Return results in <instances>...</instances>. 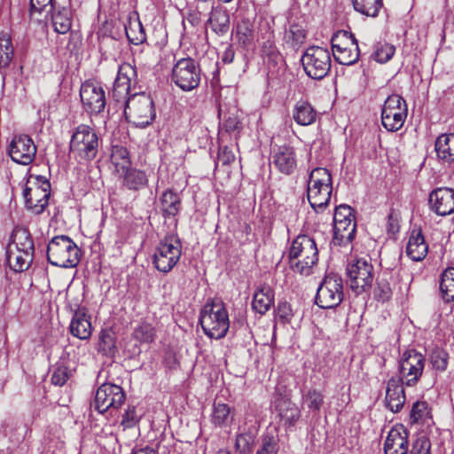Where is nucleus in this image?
<instances>
[{
	"instance_id": "f257e3e1",
	"label": "nucleus",
	"mask_w": 454,
	"mask_h": 454,
	"mask_svg": "<svg viewBox=\"0 0 454 454\" xmlns=\"http://www.w3.org/2000/svg\"><path fill=\"white\" fill-rule=\"evenodd\" d=\"M318 261L316 241L309 235H299L293 241L289 250L291 269L301 275L309 276Z\"/></svg>"
},
{
	"instance_id": "f03ea898",
	"label": "nucleus",
	"mask_w": 454,
	"mask_h": 454,
	"mask_svg": "<svg viewBox=\"0 0 454 454\" xmlns=\"http://www.w3.org/2000/svg\"><path fill=\"white\" fill-rule=\"evenodd\" d=\"M200 323L209 338H223L230 327L229 315L223 302L219 299L207 301L200 312Z\"/></svg>"
},
{
	"instance_id": "7ed1b4c3",
	"label": "nucleus",
	"mask_w": 454,
	"mask_h": 454,
	"mask_svg": "<svg viewBox=\"0 0 454 454\" xmlns=\"http://www.w3.org/2000/svg\"><path fill=\"white\" fill-rule=\"evenodd\" d=\"M98 137L89 125L80 124L71 136L69 152L80 164L94 160L98 153Z\"/></svg>"
},
{
	"instance_id": "20e7f679",
	"label": "nucleus",
	"mask_w": 454,
	"mask_h": 454,
	"mask_svg": "<svg viewBox=\"0 0 454 454\" xmlns=\"http://www.w3.org/2000/svg\"><path fill=\"white\" fill-rule=\"evenodd\" d=\"M81 258V251L76 244L67 236H56L47 247L48 262L61 268L75 267Z\"/></svg>"
},
{
	"instance_id": "39448f33",
	"label": "nucleus",
	"mask_w": 454,
	"mask_h": 454,
	"mask_svg": "<svg viewBox=\"0 0 454 454\" xmlns=\"http://www.w3.org/2000/svg\"><path fill=\"white\" fill-rule=\"evenodd\" d=\"M124 114L129 122L138 128L149 126L156 117L153 101L145 92L135 93L128 98Z\"/></svg>"
},
{
	"instance_id": "423d86ee",
	"label": "nucleus",
	"mask_w": 454,
	"mask_h": 454,
	"mask_svg": "<svg viewBox=\"0 0 454 454\" xmlns=\"http://www.w3.org/2000/svg\"><path fill=\"white\" fill-rule=\"evenodd\" d=\"M301 63L308 76L321 80L331 69V54L323 47L309 46L301 56Z\"/></svg>"
},
{
	"instance_id": "0eeeda50",
	"label": "nucleus",
	"mask_w": 454,
	"mask_h": 454,
	"mask_svg": "<svg viewBox=\"0 0 454 454\" xmlns=\"http://www.w3.org/2000/svg\"><path fill=\"white\" fill-rule=\"evenodd\" d=\"M333 55L341 65L355 64L360 55L357 40L348 31H338L331 39Z\"/></svg>"
},
{
	"instance_id": "6e6552de",
	"label": "nucleus",
	"mask_w": 454,
	"mask_h": 454,
	"mask_svg": "<svg viewBox=\"0 0 454 454\" xmlns=\"http://www.w3.org/2000/svg\"><path fill=\"white\" fill-rule=\"evenodd\" d=\"M181 254L182 245L180 240L175 236H167L156 247L153 254V264L159 271L168 273L178 262Z\"/></svg>"
},
{
	"instance_id": "1a4fd4ad",
	"label": "nucleus",
	"mask_w": 454,
	"mask_h": 454,
	"mask_svg": "<svg viewBox=\"0 0 454 454\" xmlns=\"http://www.w3.org/2000/svg\"><path fill=\"white\" fill-rule=\"evenodd\" d=\"M405 100L397 94H392L385 100L381 112V123L388 131L399 130L407 117Z\"/></svg>"
},
{
	"instance_id": "9d476101",
	"label": "nucleus",
	"mask_w": 454,
	"mask_h": 454,
	"mask_svg": "<svg viewBox=\"0 0 454 454\" xmlns=\"http://www.w3.org/2000/svg\"><path fill=\"white\" fill-rule=\"evenodd\" d=\"M348 282L356 294L369 290L374 279V269L371 260L359 258L347 266Z\"/></svg>"
},
{
	"instance_id": "9b49d317",
	"label": "nucleus",
	"mask_w": 454,
	"mask_h": 454,
	"mask_svg": "<svg viewBox=\"0 0 454 454\" xmlns=\"http://www.w3.org/2000/svg\"><path fill=\"white\" fill-rule=\"evenodd\" d=\"M342 300V278L334 273L326 275L317 288V305L322 309H333L337 307Z\"/></svg>"
},
{
	"instance_id": "f8f14e48",
	"label": "nucleus",
	"mask_w": 454,
	"mask_h": 454,
	"mask_svg": "<svg viewBox=\"0 0 454 454\" xmlns=\"http://www.w3.org/2000/svg\"><path fill=\"white\" fill-rule=\"evenodd\" d=\"M23 192L26 207L34 214L39 215L48 206L51 194V184L43 176H35V182L28 181Z\"/></svg>"
},
{
	"instance_id": "ddd939ff",
	"label": "nucleus",
	"mask_w": 454,
	"mask_h": 454,
	"mask_svg": "<svg viewBox=\"0 0 454 454\" xmlns=\"http://www.w3.org/2000/svg\"><path fill=\"white\" fill-rule=\"evenodd\" d=\"M172 81L183 90L190 91L200 82V70L192 58H183L172 68Z\"/></svg>"
},
{
	"instance_id": "4468645a",
	"label": "nucleus",
	"mask_w": 454,
	"mask_h": 454,
	"mask_svg": "<svg viewBox=\"0 0 454 454\" xmlns=\"http://www.w3.org/2000/svg\"><path fill=\"white\" fill-rule=\"evenodd\" d=\"M126 399L123 389L115 384L104 383L97 390L93 404L99 413L118 410Z\"/></svg>"
},
{
	"instance_id": "2eb2a0df",
	"label": "nucleus",
	"mask_w": 454,
	"mask_h": 454,
	"mask_svg": "<svg viewBox=\"0 0 454 454\" xmlns=\"http://www.w3.org/2000/svg\"><path fill=\"white\" fill-rule=\"evenodd\" d=\"M425 356L414 349L405 351L399 364L400 377L406 386H414L421 377L425 366Z\"/></svg>"
},
{
	"instance_id": "dca6fc26",
	"label": "nucleus",
	"mask_w": 454,
	"mask_h": 454,
	"mask_svg": "<svg viewBox=\"0 0 454 454\" xmlns=\"http://www.w3.org/2000/svg\"><path fill=\"white\" fill-rule=\"evenodd\" d=\"M80 97L86 112L97 114L104 111L106 100L105 90L100 85L85 82L81 86Z\"/></svg>"
},
{
	"instance_id": "f3484780",
	"label": "nucleus",
	"mask_w": 454,
	"mask_h": 454,
	"mask_svg": "<svg viewBox=\"0 0 454 454\" xmlns=\"http://www.w3.org/2000/svg\"><path fill=\"white\" fill-rule=\"evenodd\" d=\"M8 153L16 163L28 165L35 159L36 146L28 136H15L8 146Z\"/></svg>"
},
{
	"instance_id": "a211bd4d",
	"label": "nucleus",
	"mask_w": 454,
	"mask_h": 454,
	"mask_svg": "<svg viewBox=\"0 0 454 454\" xmlns=\"http://www.w3.org/2000/svg\"><path fill=\"white\" fill-rule=\"evenodd\" d=\"M136 76V69L130 64L123 63L119 67L112 91V96L115 101H124L126 103L129 98L128 96Z\"/></svg>"
},
{
	"instance_id": "6ab92c4d",
	"label": "nucleus",
	"mask_w": 454,
	"mask_h": 454,
	"mask_svg": "<svg viewBox=\"0 0 454 454\" xmlns=\"http://www.w3.org/2000/svg\"><path fill=\"white\" fill-rule=\"evenodd\" d=\"M273 405L286 429L294 428L301 418V411L287 395H277Z\"/></svg>"
},
{
	"instance_id": "aec40b11",
	"label": "nucleus",
	"mask_w": 454,
	"mask_h": 454,
	"mask_svg": "<svg viewBox=\"0 0 454 454\" xmlns=\"http://www.w3.org/2000/svg\"><path fill=\"white\" fill-rule=\"evenodd\" d=\"M428 202L431 210L438 215H449L454 213V190L448 187L436 188L430 192Z\"/></svg>"
},
{
	"instance_id": "412c9836",
	"label": "nucleus",
	"mask_w": 454,
	"mask_h": 454,
	"mask_svg": "<svg viewBox=\"0 0 454 454\" xmlns=\"http://www.w3.org/2000/svg\"><path fill=\"white\" fill-rule=\"evenodd\" d=\"M408 435V431L403 425L398 424L393 427L384 443L385 454H407Z\"/></svg>"
},
{
	"instance_id": "4be33fe9",
	"label": "nucleus",
	"mask_w": 454,
	"mask_h": 454,
	"mask_svg": "<svg viewBox=\"0 0 454 454\" xmlns=\"http://www.w3.org/2000/svg\"><path fill=\"white\" fill-rule=\"evenodd\" d=\"M272 162L276 168L284 175H291L297 167L295 150L293 146L283 145L274 148Z\"/></svg>"
},
{
	"instance_id": "5701e85b",
	"label": "nucleus",
	"mask_w": 454,
	"mask_h": 454,
	"mask_svg": "<svg viewBox=\"0 0 454 454\" xmlns=\"http://www.w3.org/2000/svg\"><path fill=\"white\" fill-rule=\"evenodd\" d=\"M398 282V275L395 271L384 270L377 278L374 297L378 301L385 302L391 299Z\"/></svg>"
},
{
	"instance_id": "b1692460",
	"label": "nucleus",
	"mask_w": 454,
	"mask_h": 454,
	"mask_svg": "<svg viewBox=\"0 0 454 454\" xmlns=\"http://www.w3.org/2000/svg\"><path fill=\"white\" fill-rule=\"evenodd\" d=\"M404 382L397 378H391L387 384L386 405L393 412H398L405 403Z\"/></svg>"
},
{
	"instance_id": "393cba45",
	"label": "nucleus",
	"mask_w": 454,
	"mask_h": 454,
	"mask_svg": "<svg viewBox=\"0 0 454 454\" xmlns=\"http://www.w3.org/2000/svg\"><path fill=\"white\" fill-rule=\"evenodd\" d=\"M6 257L10 268L16 272H21L30 267L34 254L8 245Z\"/></svg>"
},
{
	"instance_id": "a878e982",
	"label": "nucleus",
	"mask_w": 454,
	"mask_h": 454,
	"mask_svg": "<svg viewBox=\"0 0 454 454\" xmlns=\"http://www.w3.org/2000/svg\"><path fill=\"white\" fill-rule=\"evenodd\" d=\"M306 38L307 29L304 22L290 21L284 35V41L286 45L296 51L305 43Z\"/></svg>"
},
{
	"instance_id": "bb28decb",
	"label": "nucleus",
	"mask_w": 454,
	"mask_h": 454,
	"mask_svg": "<svg viewBox=\"0 0 454 454\" xmlns=\"http://www.w3.org/2000/svg\"><path fill=\"white\" fill-rule=\"evenodd\" d=\"M207 22L217 35H225L230 28V15L226 8L221 5L211 6Z\"/></svg>"
},
{
	"instance_id": "cd10ccee",
	"label": "nucleus",
	"mask_w": 454,
	"mask_h": 454,
	"mask_svg": "<svg viewBox=\"0 0 454 454\" xmlns=\"http://www.w3.org/2000/svg\"><path fill=\"white\" fill-rule=\"evenodd\" d=\"M356 223V220H347L336 223L333 225V244L334 246H345L355 238Z\"/></svg>"
},
{
	"instance_id": "c85d7f7f",
	"label": "nucleus",
	"mask_w": 454,
	"mask_h": 454,
	"mask_svg": "<svg viewBox=\"0 0 454 454\" xmlns=\"http://www.w3.org/2000/svg\"><path fill=\"white\" fill-rule=\"evenodd\" d=\"M317 113L310 103L306 100H299L294 106L292 117L301 126H309L317 120Z\"/></svg>"
},
{
	"instance_id": "c756f323",
	"label": "nucleus",
	"mask_w": 454,
	"mask_h": 454,
	"mask_svg": "<svg viewBox=\"0 0 454 454\" xmlns=\"http://www.w3.org/2000/svg\"><path fill=\"white\" fill-rule=\"evenodd\" d=\"M160 205L164 218L175 217L181 209V198L172 189H168L160 196Z\"/></svg>"
},
{
	"instance_id": "7c9ffc66",
	"label": "nucleus",
	"mask_w": 454,
	"mask_h": 454,
	"mask_svg": "<svg viewBox=\"0 0 454 454\" xmlns=\"http://www.w3.org/2000/svg\"><path fill=\"white\" fill-rule=\"evenodd\" d=\"M428 247L420 231H412L406 247V253L413 261L423 260L427 254Z\"/></svg>"
},
{
	"instance_id": "2f4dec72",
	"label": "nucleus",
	"mask_w": 454,
	"mask_h": 454,
	"mask_svg": "<svg viewBox=\"0 0 454 454\" xmlns=\"http://www.w3.org/2000/svg\"><path fill=\"white\" fill-rule=\"evenodd\" d=\"M274 302V292L268 285L261 286L254 293L252 306L253 309L263 315L272 306Z\"/></svg>"
},
{
	"instance_id": "473e14b6",
	"label": "nucleus",
	"mask_w": 454,
	"mask_h": 454,
	"mask_svg": "<svg viewBox=\"0 0 454 454\" xmlns=\"http://www.w3.org/2000/svg\"><path fill=\"white\" fill-rule=\"evenodd\" d=\"M70 332L80 340H88L90 337L92 332L91 323L84 312L78 310L74 314L70 325Z\"/></svg>"
},
{
	"instance_id": "72a5a7b5",
	"label": "nucleus",
	"mask_w": 454,
	"mask_h": 454,
	"mask_svg": "<svg viewBox=\"0 0 454 454\" xmlns=\"http://www.w3.org/2000/svg\"><path fill=\"white\" fill-rule=\"evenodd\" d=\"M434 146L439 159L449 163L454 161V133L439 136Z\"/></svg>"
},
{
	"instance_id": "f704fd0d",
	"label": "nucleus",
	"mask_w": 454,
	"mask_h": 454,
	"mask_svg": "<svg viewBox=\"0 0 454 454\" xmlns=\"http://www.w3.org/2000/svg\"><path fill=\"white\" fill-rule=\"evenodd\" d=\"M323 188L333 189L332 175L325 168H315L309 176L307 189Z\"/></svg>"
},
{
	"instance_id": "c9c22d12",
	"label": "nucleus",
	"mask_w": 454,
	"mask_h": 454,
	"mask_svg": "<svg viewBox=\"0 0 454 454\" xmlns=\"http://www.w3.org/2000/svg\"><path fill=\"white\" fill-rule=\"evenodd\" d=\"M332 191L333 189L326 188L307 189L308 200L315 211H322L328 206Z\"/></svg>"
},
{
	"instance_id": "e433bc0d",
	"label": "nucleus",
	"mask_w": 454,
	"mask_h": 454,
	"mask_svg": "<svg viewBox=\"0 0 454 454\" xmlns=\"http://www.w3.org/2000/svg\"><path fill=\"white\" fill-rule=\"evenodd\" d=\"M123 172V185L129 190L138 191L147 185L148 178L144 171L128 168Z\"/></svg>"
},
{
	"instance_id": "4c0bfd02",
	"label": "nucleus",
	"mask_w": 454,
	"mask_h": 454,
	"mask_svg": "<svg viewBox=\"0 0 454 454\" xmlns=\"http://www.w3.org/2000/svg\"><path fill=\"white\" fill-rule=\"evenodd\" d=\"M51 12L54 30L59 34L67 33L72 26L71 11L66 7L56 10L55 7Z\"/></svg>"
},
{
	"instance_id": "58836bf2",
	"label": "nucleus",
	"mask_w": 454,
	"mask_h": 454,
	"mask_svg": "<svg viewBox=\"0 0 454 454\" xmlns=\"http://www.w3.org/2000/svg\"><path fill=\"white\" fill-rule=\"evenodd\" d=\"M125 33L129 41L133 44L138 45L146 40L144 27L138 17L129 18L125 25Z\"/></svg>"
},
{
	"instance_id": "ea45409f",
	"label": "nucleus",
	"mask_w": 454,
	"mask_h": 454,
	"mask_svg": "<svg viewBox=\"0 0 454 454\" xmlns=\"http://www.w3.org/2000/svg\"><path fill=\"white\" fill-rule=\"evenodd\" d=\"M233 414L229 405L221 403H215L213 407L211 422L217 427H225L231 423Z\"/></svg>"
},
{
	"instance_id": "a19ab883",
	"label": "nucleus",
	"mask_w": 454,
	"mask_h": 454,
	"mask_svg": "<svg viewBox=\"0 0 454 454\" xmlns=\"http://www.w3.org/2000/svg\"><path fill=\"white\" fill-rule=\"evenodd\" d=\"M12 241L9 244L10 246L34 254V242L27 229L20 228L15 230L12 235Z\"/></svg>"
},
{
	"instance_id": "79ce46f5",
	"label": "nucleus",
	"mask_w": 454,
	"mask_h": 454,
	"mask_svg": "<svg viewBox=\"0 0 454 454\" xmlns=\"http://www.w3.org/2000/svg\"><path fill=\"white\" fill-rule=\"evenodd\" d=\"M236 37L240 44L248 47L254 43V24L248 20H242L237 26Z\"/></svg>"
},
{
	"instance_id": "37998d69",
	"label": "nucleus",
	"mask_w": 454,
	"mask_h": 454,
	"mask_svg": "<svg viewBox=\"0 0 454 454\" xmlns=\"http://www.w3.org/2000/svg\"><path fill=\"white\" fill-rule=\"evenodd\" d=\"M98 352L105 356H113L116 352V337L110 329L102 330L99 336Z\"/></svg>"
},
{
	"instance_id": "c03bdc74",
	"label": "nucleus",
	"mask_w": 454,
	"mask_h": 454,
	"mask_svg": "<svg viewBox=\"0 0 454 454\" xmlns=\"http://www.w3.org/2000/svg\"><path fill=\"white\" fill-rule=\"evenodd\" d=\"M354 9L369 17H376L383 4L382 0H352Z\"/></svg>"
},
{
	"instance_id": "a18cd8bd",
	"label": "nucleus",
	"mask_w": 454,
	"mask_h": 454,
	"mask_svg": "<svg viewBox=\"0 0 454 454\" xmlns=\"http://www.w3.org/2000/svg\"><path fill=\"white\" fill-rule=\"evenodd\" d=\"M440 289L446 301H454V268H447L442 274Z\"/></svg>"
},
{
	"instance_id": "49530a36",
	"label": "nucleus",
	"mask_w": 454,
	"mask_h": 454,
	"mask_svg": "<svg viewBox=\"0 0 454 454\" xmlns=\"http://www.w3.org/2000/svg\"><path fill=\"white\" fill-rule=\"evenodd\" d=\"M302 401L310 412L318 413L324 404V395L316 388H310L302 395Z\"/></svg>"
},
{
	"instance_id": "de8ad7c7",
	"label": "nucleus",
	"mask_w": 454,
	"mask_h": 454,
	"mask_svg": "<svg viewBox=\"0 0 454 454\" xmlns=\"http://www.w3.org/2000/svg\"><path fill=\"white\" fill-rule=\"evenodd\" d=\"M13 47L11 38L5 35H0V68L7 67L13 59Z\"/></svg>"
},
{
	"instance_id": "09e8293b",
	"label": "nucleus",
	"mask_w": 454,
	"mask_h": 454,
	"mask_svg": "<svg viewBox=\"0 0 454 454\" xmlns=\"http://www.w3.org/2000/svg\"><path fill=\"white\" fill-rule=\"evenodd\" d=\"M279 440L277 435L265 434L262 437L255 454H278Z\"/></svg>"
},
{
	"instance_id": "8fccbe9b",
	"label": "nucleus",
	"mask_w": 454,
	"mask_h": 454,
	"mask_svg": "<svg viewBox=\"0 0 454 454\" xmlns=\"http://www.w3.org/2000/svg\"><path fill=\"white\" fill-rule=\"evenodd\" d=\"M111 160L118 172L124 171L130 166L129 153L123 147L116 146L113 149Z\"/></svg>"
},
{
	"instance_id": "3c124183",
	"label": "nucleus",
	"mask_w": 454,
	"mask_h": 454,
	"mask_svg": "<svg viewBox=\"0 0 454 454\" xmlns=\"http://www.w3.org/2000/svg\"><path fill=\"white\" fill-rule=\"evenodd\" d=\"M132 335L140 342L149 343L154 340L155 330L151 324L144 322L134 329Z\"/></svg>"
},
{
	"instance_id": "603ef678",
	"label": "nucleus",
	"mask_w": 454,
	"mask_h": 454,
	"mask_svg": "<svg viewBox=\"0 0 454 454\" xmlns=\"http://www.w3.org/2000/svg\"><path fill=\"white\" fill-rule=\"evenodd\" d=\"M429 411L426 402H416L410 413V421L411 424L424 422L428 416Z\"/></svg>"
},
{
	"instance_id": "864d4df0",
	"label": "nucleus",
	"mask_w": 454,
	"mask_h": 454,
	"mask_svg": "<svg viewBox=\"0 0 454 454\" xmlns=\"http://www.w3.org/2000/svg\"><path fill=\"white\" fill-rule=\"evenodd\" d=\"M449 356L447 352L442 349H434L430 354V363L434 369L443 372L448 365Z\"/></svg>"
},
{
	"instance_id": "5fc2aeb1",
	"label": "nucleus",
	"mask_w": 454,
	"mask_h": 454,
	"mask_svg": "<svg viewBox=\"0 0 454 454\" xmlns=\"http://www.w3.org/2000/svg\"><path fill=\"white\" fill-rule=\"evenodd\" d=\"M254 437L250 433L239 434L235 441L236 450L242 454L249 452L251 450V447L254 443Z\"/></svg>"
},
{
	"instance_id": "6e6d98bb",
	"label": "nucleus",
	"mask_w": 454,
	"mask_h": 454,
	"mask_svg": "<svg viewBox=\"0 0 454 454\" xmlns=\"http://www.w3.org/2000/svg\"><path fill=\"white\" fill-rule=\"evenodd\" d=\"M395 51L393 45L384 43L376 49L373 58L379 63H386L394 56Z\"/></svg>"
},
{
	"instance_id": "4d7b16f0",
	"label": "nucleus",
	"mask_w": 454,
	"mask_h": 454,
	"mask_svg": "<svg viewBox=\"0 0 454 454\" xmlns=\"http://www.w3.org/2000/svg\"><path fill=\"white\" fill-rule=\"evenodd\" d=\"M431 442L426 435L419 436L413 442L411 454H430Z\"/></svg>"
},
{
	"instance_id": "13d9d810",
	"label": "nucleus",
	"mask_w": 454,
	"mask_h": 454,
	"mask_svg": "<svg viewBox=\"0 0 454 454\" xmlns=\"http://www.w3.org/2000/svg\"><path fill=\"white\" fill-rule=\"evenodd\" d=\"M352 219H355V216L353 215V209L351 207L348 205H340L336 207L333 216L334 223Z\"/></svg>"
},
{
	"instance_id": "bf43d9fd",
	"label": "nucleus",
	"mask_w": 454,
	"mask_h": 454,
	"mask_svg": "<svg viewBox=\"0 0 454 454\" xmlns=\"http://www.w3.org/2000/svg\"><path fill=\"white\" fill-rule=\"evenodd\" d=\"M139 419L140 417L137 414L136 407L129 406L122 417L121 426L124 428H131L138 423Z\"/></svg>"
},
{
	"instance_id": "052dcab7",
	"label": "nucleus",
	"mask_w": 454,
	"mask_h": 454,
	"mask_svg": "<svg viewBox=\"0 0 454 454\" xmlns=\"http://www.w3.org/2000/svg\"><path fill=\"white\" fill-rule=\"evenodd\" d=\"M30 7L32 12L49 13L55 8V4L53 0H30Z\"/></svg>"
},
{
	"instance_id": "680f3d73",
	"label": "nucleus",
	"mask_w": 454,
	"mask_h": 454,
	"mask_svg": "<svg viewBox=\"0 0 454 454\" xmlns=\"http://www.w3.org/2000/svg\"><path fill=\"white\" fill-rule=\"evenodd\" d=\"M276 313L277 317L284 324L290 322L291 318L293 317V310L291 305L286 301H280L278 303Z\"/></svg>"
},
{
	"instance_id": "e2e57ef3",
	"label": "nucleus",
	"mask_w": 454,
	"mask_h": 454,
	"mask_svg": "<svg viewBox=\"0 0 454 454\" xmlns=\"http://www.w3.org/2000/svg\"><path fill=\"white\" fill-rule=\"evenodd\" d=\"M68 378V369L66 366H59L51 375V382L56 386H63Z\"/></svg>"
},
{
	"instance_id": "0e129e2a",
	"label": "nucleus",
	"mask_w": 454,
	"mask_h": 454,
	"mask_svg": "<svg viewBox=\"0 0 454 454\" xmlns=\"http://www.w3.org/2000/svg\"><path fill=\"white\" fill-rule=\"evenodd\" d=\"M239 117L234 114H229L226 118H224L223 122V129L227 132H232L238 130L239 129Z\"/></svg>"
},
{
	"instance_id": "69168bd1",
	"label": "nucleus",
	"mask_w": 454,
	"mask_h": 454,
	"mask_svg": "<svg viewBox=\"0 0 454 454\" xmlns=\"http://www.w3.org/2000/svg\"><path fill=\"white\" fill-rule=\"evenodd\" d=\"M218 160L222 161L223 164H229L234 160V155L225 147L220 151L218 154Z\"/></svg>"
},
{
	"instance_id": "338daca9",
	"label": "nucleus",
	"mask_w": 454,
	"mask_h": 454,
	"mask_svg": "<svg viewBox=\"0 0 454 454\" xmlns=\"http://www.w3.org/2000/svg\"><path fill=\"white\" fill-rule=\"evenodd\" d=\"M211 6L214 5L210 4L207 0H198L195 12L200 16L205 15L208 9L211 10Z\"/></svg>"
},
{
	"instance_id": "774afa93",
	"label": "nucleus",
	"mask_w": 454,
	"mask_h": 454,
	"mask_svg": "<svg viewBox=\"0 0 454 454\" xmlns=\"http://www.w3.org/2000/svg\"><path fill=\"white\" fill-rule=\"evenodd\" d=\"M130 454H158V452L150 447H145L142 449L133 450Z\"/></svg>"
}]
</instances>
